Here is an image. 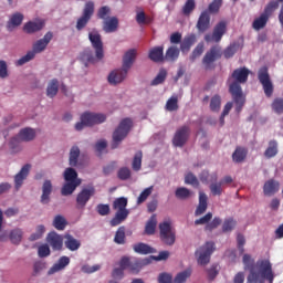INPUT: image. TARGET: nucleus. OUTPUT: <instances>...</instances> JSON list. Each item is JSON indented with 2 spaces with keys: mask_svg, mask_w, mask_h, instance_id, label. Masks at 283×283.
I'll return each instance as SVG.
<instances>
[{
  "mask_svg": "<svg viewBox=\"0 0 283 283\" xmlns=\"http://www.w3.org/2000/svg\"><path fill=\"white\" fill-rule=\"evenodd\" d=\"M244 271H249L247 283H273L275 280V272H273V264L268 259L256 261L251 258V254L243 255Z\"/></svg>",
  "mask_w": 283,
  "mask_h": 283,
  "instance_id": "1",
  "label": "nucleus"
},
{
  "mask_svg": "<svg viewBox=\"0 0 283 283\" xmlns=\"http://www.w3.org/2000/svg\"><path fill=\"white\" fill-rule=\"evenodd\" d=\"M250 71L247 67L235 69L231 76L228 78L229 92L232 96L233 102L235 103V112L240 114L244 107L247 99L244 93H242V84L249 81Z\"/></svg>",
  "mask_w": 283,
  "mask_h": 283,
  "instance_id": "2",
  "label": "nucleus"
},
{
  "mask_svg": "<svg viewBox=\"0 0 283 283\" xmlns=\"http://www.w3.org/2000/svg\"><path fill=\"white\" fill-rule=\"evenodd\" d=\"M240 50V42H233L228 45L222 52V46L212 45L209 51L205 54L202 59V64L205 65V70H213V63L216 61L222 59V54L224 59H233L235 56V52Z\"/></svg>",
  "mask_w": 283,
  "mask_h": 283,
  "instance_id": "3",
  "label": "nucleus"
},
{
  "mask_svg": "<svg viewBox=\"0 0 283 283\" xmlns=\"http://www.w3.org/2000/svg\"><path fill=\"white\" fill-rule=\"evenodd\" d=\"M88 40L91 41L93 50H95V57L92 50L85 49L81 54V59L82 61H85L86 66L87 63H96V61H103L105 56V51L103 49V38L97 30H93L88 33Z\"/></svg>",
  "mask_w": 283,
  "mask_h": 283,
  "instance_id": "4",
  "label": "nucleus"
},
{
  "mask_svg": "<svg viewBox=\"0 0 283 283\" xmlns=\"http://www.w3.org/2000/svg\"><path fill=\"white\" fill-rule=\"evenodd\" d=\"M137 54L136 49H130L124 54L123 67L111 72L108 75V83L111 85H118V83H123L127 78V73L132 65H134Z\"/></svg>",
  "mask_w": 283,
  "mask_h": 283,
  "instance_id": "5",
  "label": "nucleus"
},
{
  "mask_svg": "<svg viewBox=\"0 0 283 283\" xmlns=\"http://www.w3.org/2000/svg\"><path fill=\"white\" fill-rule=\"evenodd\" d=\"M54 34L52 32L45 33V35L33 43L32 51H29L24 56L20 57L17 61V65H25V63H30L36 56V54H41V52H45L48 45H50V41H52Z\"/></svg>",
  "mask_w": 283,
  "mask_h": 283,
  "instance_id": "6",
  "label": "nucleus"
},
{
  "mask_svg": "<svg viewBox=\"0 0 283 283\" xmlns=\"http://www.w3.org/2000/svg\"><path fill=\"white\" fill-rule=\"evenodd\" d=\"M132 127H134V120H132L129 117H126L119 122L118 126L113 132L111 149H118L120 143H123L129 135V132H132Z\"/></svg>",
  "mask_w": 283,
  "mask_h": 283,
  "instance_id": "7",
  "label": "nucleus"
},
{
  "mask_svg": "<svg viewBox=\"0 0 283 283\" xmlns=\"http://www.w3.org/2000/svg\"><path fill=\"white\" fill-rule=\"evenodd\" d=\"M280 3H283V0H271L264 8V12H262L259 18L254 19L252 23L253 30L260 31L266 28V23H269L271 14H273L274 10L280 8Z\"/></svg>",
  "mask_w": 283,
  "mask_h": 283,
  "instance_id": "8",
  "label": "nucleus"
},
{
  "mask_svg": "<svg viewBox=\"0 0 283 283\" xmlns=\"http://www.w3.org/2000/svg\"><path fill=\"white\" fill-rule=\"evenodd\" d=\"M81 122L75 124L76 132H83L85 127H93V125H101L107 120V116L101 113L85 112L80 117Z\"/></svg>",
  "mask_w": 283,
  "mask_h": 283,
  "instance_id": "9",
  "label": "nucleus"
},
{
  "mask_svg": "<svg viewBox=\"0 0 283 283\" xmlns=\"http://www.w3.org/2000/svg\"><path fill=\"white\" fill-rule=\"evenodd\" d=\"M113 209L117 212L115 213V218L111 220V227H118L122 222H125L129 216V210H127V198L119 197L114 200Z\"/></svg>",
  "mask_w": 283,
  "mask_h": 283,
  "instance_id": "10",
  "label": "nucleus"
},
{
  "mask_svg": "<svg viewBox=\"0 0 283 283\" xmlns=\"http://www.w3.org/2000/svg\"><path fill=\"white\" fill-rule=\"evenodd\" d=\"M216 251V243L206 242L199 247L195 252V258L200 266H207L211 262V255Z\"/></svg>",
  "mask_w": 283,
  "mask_h": 283,
  "instance_id": "11",
  "label": "nucleus"
},
{
  "mask_svg": "<svg viewBox=\"0 0 283 283\" xmlns=\"http://www.w3.org/2000/svg\"><path fill=\"white\" fill-rule=\"evenodd\" d=\"M159 238L167 247L176 244V231L171 228L170 221L159 223Z\"/></svg>",
  "mask_w": 283,
  "mask_h": 283,
  "instance_id": "12",
  "label": "nucleus"
},
{
  "mask_svg": "<svg viewBox=\"0 0 283 283\" xmlns=\"http://www.w3.org/2000/svg\"><path fill=\"white\" fill-rule=\"evenodd\" d=\"M258 80L263 87V92L266 98H271L273 96L274 86L271 81V75L269 74V69L266 66H262L258 72Z\"/></svg>",
  "mask_w": 283,
  "mask_h": 283,
  "instance_id": "13",
  "label": "nucleus"
},
{
  "mask_svg": "<svg viewBox=\"0 0 283 283\" xmlns=\"http://www.w3.org/2000/svg\"><path fill=\"white\" fill-rule=\"evenodd\" d=\"M92 17H94V1H87L82 11V15L76 21V30L81 32V30H85L87 28V23L92 21Z\"/></svg>",
  "mask_w": 283,
  "mask_h": 283,
  "instance_id": "14",
  "label": "nucleus"
},
{
  "mask_svg": "<svg viewBox=\"0 0 283 283\" xmlns=\"http://www.w3.org/2000/svg\"><path fill=\"white\" fill-rule=\"evenodd\" d=\"M226 34L227 21L222 20L214 25L212 33H207L205 35V41L206 43H220V41H222V36Z\"/></svg>",
  "mask_w": 283,
  "mask_h": 283,
  "instance_id": "15",
  "label": "nucleus"
},
{
  "mask_svg": "<svg viewBox=\"0 0 283 283\" xmlns=\"http://www.w3.org/2000/svg\"><path fill=\"white\" fill-rule=\"evenodd\" d=\"M96 193V188L94 186H88L83 188L76 196V209H85L87 202L92 199Z\"/></svg>",
  "mask_w": 283,
  "mask_h": 283,
  "instance_id": "16",
  "label": "nucleus"
},
{
  "mask_svg": "<svg viewBox=\"0 0 283 283\" xmlns=\"http://www.w3.org/2000/svg\"><path fill=\"white\" fill-rule=\"evenodd\" d=\"M189 136H191V128L189 126L184 125L179 127L172 138V145L175 147H185L187 140H189Z\"/></svg>",
  "mask_w": 283,
  "mask_h": 283,
  "instance_id": "17",
  "label": "nucleus"
},
{
  "mask_svg": "<svg viewBox=\"0 0 283 283\" xmlns=\"http://www.w3.org/2000/svg\"><path fill=\"white\" fill-rule=\"evenodd\" d=\"M119 266H122V269H128L130 273H140V269H143V261H132L129 256H122L119 260Z\"/></svg>",
  "mask_w": 283,
  "mask_h": 283,
  "instance_id": "18",
  "label": "nucleus"
},
{
  "mask_svg": "<svg viewBox=\"0 0 283 283\" xmlns=\"http://www.w3.org/2000/svg\"><path fill=\"white\" fill-rule=\"evenodd\" d=\"M198 32H207L211 28V15L209 11H202L196 25Z\"/></svg>",
  "mask_w": 283,
  "mask_h": 283,
  "instance_id": "19",
  "label": "nucleus"
},
{
  "mask_svg": "<svg viewBox=\"0 0 283 283\" xmlns=\"http://www.w3.org/2000/svg\"><path fill=\"white\" fill-rule=\"evenodd\" d=\"M30 169H32V165L27 164L24 165L21 170L14 176V185H15V190L19 191L23 185V180L30 176Z\"/></svg>",
  "mask_w": 283,
  "mask_h": 283,
  "instance_id": "20",
  "label": "nucleus"
},
{
  "mask_svg": "<svg viewBox=\"0 0 283 283\" xmlns=\"http://www.w3.org/2000/svg\"><path fill=\"white\" fill-rule=\"evenodd\" d=\"M52 191H54V186H52V181L50 179L44 180L42 185V195L40 198V202L42 205H50V196H52Z\"/></svg>",
  "mask_w": 283,
  "mask_h": 283,
  "instance_id": "21",
  "label": "nucleus"
},
{
  "mask_svg": "<svg viewBox=\"0 0 283 283\" xmlns=\"http://www.w3.org/2000/svg\"><path fill=\"white\" fill-rule=\"evenodd\" d=\"M46 242L52 247L53 251L63 249V237L56 232H50L46 237Z\"/></svg>",
  "mask_w": 283,
  "mask_h": 283,
  "instance_id": "22",
  "label": "nucleus"
},
{
  "mask_svg": "<svg viewBox=\"0 0 283 283\" xmlns=\"http://www.w3.org/2000/svg\"><path fill=\"white\" fill-rule=\"evenodd\" d=\"M148 59L154 61V63H163V61H165V46H155L150 49Z\"/></svg>",
  "mask_w": 283,
  "mask_h": 283,
  "instance_id": "23",
  "label": "nucleus"
},
{
  "mask_svg": "<svg viewBox=\"0 0 283 283\" xmlns=\"http://www.w3.org/2000/svg\"><path fill=\"white\" fill-rule=\"evenodd\" d=\"M280 191V181L274 179L268 180L263 186V193L264 196H274Z\"/></svg>",
  "mask_w": 283,
  "mask_h": 283,
  "instance_id": "24",
  "label": "nucleus"
},
{
  "mask_svg": "<svg viewBox=\"0 0 283 283\" xmlns=\"http://www.w3.org/2000/svg\"><path fill=\"white\" fill-rule=\"evenodd\" d=\"M45 22L39 21H29L24 24L23 30L27 34H34V32H41V29L44 28Z\"/></svg>",
  "mask_w": 283,
  "mask_h": 283,
  "instance_id": "25",
  "label": "nucleus"
},
{
  "mask_svg": "<svg viewBox=\"0 0 283 283\" xmlns=\"http://www.w3.org/2000/svg\"><path fill=\"white\" fill-rule=\"evenodd\" d=\"M18 136L23 143H30V140H34V138H36V130L30 127L22 128Z\"/></svg>",
  "mask_w": 283,
  "mask_h": 283,
  "instance_id": "26",
  "label": "nucleus"
},
{
  "mask_svg": "<svg viewBox=\"0 0 283 283\" xmlns=\"http://www.w3.org/2000/svg\"><path fill=\"white\" fill-rule=\"evenodd\" d=\"M103 30L104 32H106V34L116 32V30H118V18L112 17L107 20H104Z\"/></svg>",
  "mask_w": 283,
  "mask_h": 283,
  "instance_id": "27",
  "label": "nucleus"
},
{
  "mask_svg": "<svg viewBox=\"0 0 283 283\" xmlns=\"http://www.w3.org/2000/svg\"><path fill=\"white\" fill-rule=\"evenodd\" d=\"M70 264V256H61L59 261L49 270V275L63 271Z\"/></svg>",
  "mask_w": 283,
  "mask_h": 283,
  "instance_id": "28",
  "label": "nucleus"
},
{
  "mask_svg": "<svg viewBox=\"0 0 283 283\" xmlns=\"http://www.w3.org/2000/svg\"><path fill=\"white\" fill-rule=\"evenodd\" d=\"M248 154H249V150L247 148L238 146L234 153L232 154L233 163H237V164L244 163V160H247Z\"/></svg>",
  "mask_w": 283,
  "mask_h": 283,
  "instance_id": "29",
  "label": "nucleus"
},
{
  "mask_svg": "<svg viewBox=\"0 0 283 283\" xmlns=\"http://www.w3.org/2000/svg\"><path fill=\"white\" fill-rule=\"evenodd\" d=\"M207 200H208L207 193L199 192V205L195 211V216H202V213L207 211V207H208Z\"/></svg>",
  "mask_w": 283,
  "mask_h": 283,
  "instance_id": "30",
  "label": "nucleus"
},
{
  "mask_svg": "<svg viewBox=\"0 0 283 283\" xmlns=\"http://www.w3.org/2000/svg\"><path fill=\"white\" fill-rule=\"evenodd\" d=\"M23 23V14L21 12L13 13L9 21L7 22V28L10 30L12 28H19Z\"/></svg>",
  "mask_w": 283,
  "mask_h": 283,
  "instance_id": "31",
  "label": "nucleus"
},
{
  "mask_svg": "<svg viewBox=\"0 0 283 283\" xmlns=\"http://www.w3.org/2000/svg\"><path fill=\"white\" fill-rule=\"evenodd\" d=\"M64 244H65L66 249H69V251H78V249H81V241L74 239V237H72V234L65 235Z\"/></svg>",
  "mask_w": 283,
  "mask_h": 283,
  "instance_id": "32",
  "label": "nucleus"
},
{
  "mask_svg": "<svg viewBox=\"0 0 283 283\" xmlns=\"http://www.w3.org/2000/svg\"><path fill=\"white\" fill-rule=\"evenodd\" d=\"M156 227H158V219L156 214H153L145 227L146 235H154V233H156Z\"/></svg>",
  "mask_w": 283,
  "mask_h": 283,
  "instance_id": "33",
  "label": "nucleus"
},
{
  "mask_svg": "<svg viewBox=\"0 0 283 283\" xmlns=\"http://www.w3.org/2000/svg\"><path fill=\"white\" fill-rule=\"evenodd\" d=\"M133 250L135 253H139V255H149V253L154 252V248L143 242L134 244Z\"/></svg>",
  "mask_w": 283,
  "mask_h": 283,
  "instance_id": "34",
  "label": "nucleus"
},
{
  "mask_svg": "<svg viewBox=\"0 0 283 283\" xmlns=\"http://www.w3.org/2000/svg\"><path fill=\"white\" fill-rule=\"evenodd\" d=\"M82 181H66V184L62 187L61 193L62 196H72L74 191H76V187H80Z\"/></svg>",
  "mask_w": 283,
  "mask_h": 283,
  "instance_id": "35",
  "label": "nucleus"
},
{
  "mask_svg": "<svg viewBox=\"0 0 283 283\" xmlns=\"http://www.w3.org/2000/svg\"><path fill=\"white\" fill-rule=\"evenodd\" d=\"M81 156V149L78 146H73L70 150L69 165L76 167L78 165V157Z\"/></svg>",
  "mask_w": 283,
  "mask_h": 283,
  "instance_id": "36",
  "label": "nucleus"
},
{
  "mask_svg": "<svg viewBox=\"0 0 283 283\" xmlns=\"http://www.w3.org/2000/svg\"><path fill=\"white\" fill-rule=\"evenodd\" d=\"M191 273H193V270L191 268H187L182 272H179L175 279H172V283H185L189 277H191Z\"/></svg>",
  "mask_w": 283,
  "mask_h": 283,
  "instance_id": "37",
  "label": "nucleus"
},
{
  "mask_svg": "<svg viewBox=\"0 0 283 283\" xmlns=\"http://www.w3.org/2000/svg\"><path fill=\"white\" fill-rule=\"evenodd\" d=\"M9 240L12 244H21V240H23V230L15 228L10 231Z\"/></svg>",
  "mask_w": 283,
  "mask_h": 283,
  "instance_id": "38",
  "label": "nucleus"
},
{
  "mask_svg": "<svg viewBox=\"0 0 283 283\" xmlns=\"http://www.w3.org/2000/svg\"><path fill=\"white\" fill-rule=\"evenodd\" d=\"M277 140L272 139L269 142V146L264 151V157L265 158H275L276 154H277Z\"/></svg>",
  "mask_w": 283,
  "mask_h": 283,
  "instance_id": "39",
  "label": "nucleus"
},
{
  "mask_svg": "<svg viewBox=\"0 0 283 283\" xmlns=\"http://www.w3.org/2000/svg\"><path fill=\"white\" fill-rule=\"evenodd\" d=\"M193 43H196V35L195 34L187 35L180 44L181 52L184 53L189 52Z\"/></svg>",
  "mask_w": 283,
  "mask_h": 283,
  "instance_id": "40",
  "label": "nucleus"
},
{
  "mask_svg": "<svg viewBox=\"0 0 283 283\" xmlns=\"http://www.w3.org/2000/svg\"><path fill=\"white\" fill-rule=\"evenodd\" d=\"M64 180L66 182H81L78 172L74 168H66L64 171Z\"/></svg>",
  "mask_w": 283,
  "mask_h": 283,
  "instance_id": "41",
  "label": "nucleus"
},
{
  "mask_svg": "<svg viewBox=\"0 0 283 283\" xmlns=\"http://www.w3.org/2000/svg\"><path fill=\"white\" fill-rule=\"evenodd\" d=\"M56 94H59V80L53 78L46 87V96H49V98H54Z\"/></svg>",
  "mask_w": 283,
  "mask_h": 283,
  "instance_id": "42",
  "label": "nucleus"
},
{
  "mask_svg": "<svg viewBox=\"0 0 283 283\" xmlns=\"http://www.w3.org/2000/svg\"><path fill=\"white\" fill-rule=\"evenodd\" d=\"M132 169L133 171H140V169H143V150H138L134 155Z\"/></svg>",
  "mask_w": 283,
  "mask_h": 283,
  "instance_id": "43",
  "label": "nucleus"
},
{
  "mask_svg": "<svg viewBox=\"0 0 283 283\" xmlns=\"http://www.w3.org/2000/svg\"><path fill=\"white\" fill-rule=\"evenodd\" d=\"M178 56H180V49H178V46H170L166 51L164 61H177Z\"/></svg>",
  "mask_w": 283,
  "mask_h": 283,
  "instance_id": "44",
  "label": "nucleus"
},
{
  "mask_svg": "<svg viewBox=\"0 0 283 283\" xmlns=\"http://www.w3.org/2000/svg\"><path fill=\"white\" fill-rule=\"evenodd\" d=\"M53 227L57 231H63V230H65V227H67V220H65V217L57 214V216H55V218L53 220Z\"/></svg>",
  "mask_w": 283,
  "mask_h": 283,
  "instance_id": "45",
  "label": "nucleus"
},
{
  "mask_svg": "<svg viewBox=\"0 0 283 283\" xmlns=\"http://www.w3.org/2000/svg\"><path fill=\"white\" fill-rule=\"evenodd\" d=\"M235 227H238V221L233 218H228L223 221L222 231H223V233H229V232L233 231V229H235Z\"/></svg>",
  "mask_w": 283,
  "mask_h": 283,
  "instance_id": "46",
  "label": "nucleus"
},
{
  "mask_svg": "<svg viewBox=\"0 0 283 283\" xmlns=\"http://www.w3.org/2000/svg\"><path fill=\"white\" fill-rule=\"evenodd\" d=\"M220 107H222V97L220 95H213L210 99L211 112H220Z\"/></svg>",
  "mask_w": 283,
  "mask_h": 283,
  "instance_id": "47",
  "label": "nucleus"
},
{
  "mask_svg": "<svg viewBox=\"0 0 283 283\" xmlns=\"http://www.w3.org/2000/svg\"><path fill=\"white\" fill-rule=\"evenodd\" d=\"M209 189L212 196H220L224 191V186L221 181H214L210 184Z\"/></svg>",
  "mask_w": 283,
  "mask_h": 283,
  "instance_id": "48",
  "label": "nucleus"
},
{
  "mask_svg": "<svg viewBox=\"0 0 283 283\" xmlns=\"http://www.w3.org/2000/svg\"><path fill=\"white\" fill-rule=\"evenodd\" d=\"M167 80V70L160 69L157 76L150 82V85H163V82Z\"/></svg>",
  "mask_w": 283,
  "mask_h": 283,
  "instance_id": "49",
  "label": "nucleus"
},
{
  "mask_svg": "<svg viewBox=\"0 0 283 283\" xmlns=\"http://www.w3.org/2000/svg\"><path fill=\"white\" fill-rule=\"evenodd\" d=\"M220 8H222V0H213L205 12H208L209 14H218Z\"/></svg>",
  "mask_w": 283,
  "mask_h": 283,
  "instance_id": "50",
  "label": "nucleus"
},
{
  "mask_svg": "<svg viewBox=\"0 0 283 283\" xmlns=\"http://www.w3.org/2000/svg\"><path fill=\"white\" fill-rule=\"evenodd\" d=\"M176 198L179 200H187V198L191 197V190L185 187L177 188L175 191Z\"/></svg>",
  "mask_w": 283,
  "mask_h": 283,
  "instance_id": "51",
  "label": "nucleus"
},
{
  "mask_svg": "<svg viewBox=\"0 0 283 283\" xmlns=\"http://www.w3.org/2000/svg\"><path fill=\"white\" fill-rule=\"evenodd\" d=\"M125 226H122L117 229L115 237H114V243L115 244H125Z\"/></svg>",
  "mask_w": 283,
  "mask_h": 283,
  "instance_id": "52",
  "label": "nucleus"
},
{
  "mask_svg": "<svg viewBox=\"0 0 283 283\" xmlns=\"http://www.w3.org/2000/svg\"><path fill=\"white\" fill-rule=\"evenodd\" d=\"M109 14H112V9L107 6L101 7L97 10V19H102L103 21H107Z\"/></svg>",
  "mask_w": 283,
  "mask_h": 283,
  "instance_id": "53",
  "label": "nucleus"
},
{
  "mask_svg": "<svg viewBox=\"0 0 283 283\" xmlns=\"http://www.w3.org/2000/svg\"><path fill=\"white\" fill-rule=\"evenodd\" d=\"M271 107L275 114H283V98L276 97L271 104Z\"/></svg>",
  "mask_w": 283,
  "mask_h": 283,
  "instance_id": "54",
  "label": "nucleus"
},
{
  "mask_svg": "<svg viewBox=\"0 0 283 283\" xmlns=\"http://www.w3.org/2000/svg\"><path fill=\"white\" fill-rule=\"evenodd\" d=\"M167 112H178V96H171L166 103Z\"/></svg>",
  "mask_w": 283,
  "mask_h": 283,
  "instance_id": "55",
  "label": "nucleus"
},
{
  "mask_svg": "<svg viewBox=\"0 0 283 283\" xmlns=\"http://www.w3.org/2000/svg\"><path fill=\"white\" fill-rule=\"evenodd\" d=\"M193 10H196V0H187L182 7V13L188 17Z\"/></svg>",
  "mask_w": 283,
  "mask_h": 283,
  "instance_id": "56",
  "label": "nucleus"
},
{
  "mask_svg": "<svg viewBox=\"0 0 283 283\" xmlns=\"http://www.w3.org/2000/svg\"><path fill=\"white\" fill-rule=\"evenodd\" d=\"M117 178L119 180H129L132 178V170L127 167H122L117 171Z\"/></svg>",
  "mask_w": 283,
  "mask_h": 283,
  "instance_id": "57",
  "label": "nucleus"
},
{
  "mask_svg": "<svg viewBox=\"0 0 283 283\" xmlns=\"http://www.w3.org/2000/svg\"><path fill=\"white\" fill-rule=\"evenodd\" d=\"M151 191H154V187L153 186L144 189L143 192L137 198V205H143V202H145V200H147L149 198Z\"/></svg>",
  "mask_w": 283,
  "mask_h": 283,
  "instance_id": "58",
  "label": "nucleus"
},
{
  "mask_svg": "<svg viewBox=\"0 0 283 283\" xmlns=\"http://www.w3.org/2000/svg\"><path fill=\"white\" fill-rule=\"evenodd\" d=\"M186 185H191L195 188L200 187V181H198V177H196L193 174H188L185 177Z\"/></svg>",
  "mask_w": 283,
  "mask_h": 283,
  "instance_id": "59",
  "label": "nucleus"
},
{
  "mask_svg": "<svg viewBox=\"0 0 283 283\" xmlns=\"http://www.w3.org/2000/svg\"><path fill=\"white\" fill-rule=\"evenodd\" d=\"M222 224V219L220 217H214L211 222L206 224L205 230L206 231H213V229H218Z\"/></svg>",
  "mask_w": 283,
  "mask_h": 283,
  "instance_id": "60",
  "label": "nucleus"
},
{
  "mask_svg": "<svg viewBox=\"0 0 283 283\" xmlns=\"http://www.w3.org/2000/svg\"><path fill=\"white\" fill-rule=\"evenodd\" d=\"M158 283H174V275L171 273L163 272L158 275Z\"/></svg>",
  "mask_w": 283,
  "mask_h": 283,
  "instance_id": "61",
  "label": "nucleus"
},
{
  "mask_svg": "<svg viewBox=\"0 0 283 283\" xmlns=\"http://www.w3.org/2000/svg\"><path fill=\"white\" fill-rule=\"evenodd\" d=\"M205 52V44H198L190 55V60L195 61Z\"/></svg>",
  "mask_w": 283,
  "mask_h": 283,
  "instance_id": "62",
  "label": "nucleus"
},
{
  "mask_svg": "<svg viewBox=\"0 0 283 283\" xmlns=\"http://www.w3.org/2000/svg\"><path fill=\"white\" fill-rule=\"evenodd\" d=\"M96 211L99 216H109V205L105 203H99L96 207Z\"/></svg>",
  "mask_w": 283,
  "mask_h": 283,
  "instance_id": "63",
  "label": "nucleus"
},
{
  "mask_svg": "<svg viewBox=\"0 0 283 283\" xmlns=\"http://www.w3.org/2000/svg\"><path fill=\"white\" fill-rule=\"evenodd\" d=\"M38 254H39V258H48V255H50V245L49 244L40 245L38 249Z\"/></svg>",
  "mask_w": 283,
  "mask_h": 283,
  "instance_id": "64",
  "label": "nucleus"
}]
</instances>
